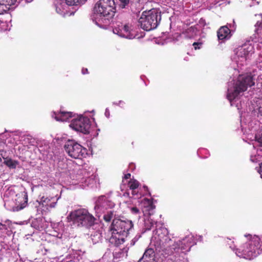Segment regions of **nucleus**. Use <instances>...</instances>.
Instances as JSON below:
<instances>
[{
	"instance_id": "1",
	"label": "nucleus",
	"mask_w": 262,
	"mask_h": 262,
	"mask_svg": "<svg viewBox=\"0 0 262 262\" xmlns=\"http://www.w3.org/2000/svg\"><path fill=\"white\" fill-rule=\"evenodd\" d=\"M133 227V224L131 221L116 219L113 220L110 228L112 234L109 239L110 243L116 247L123 244L128 231Z\"/></svg>"
},
{
	"instance_id": "2",
	"label": "nucleus",
	"mask_w": 262,
	"mask_h": 262,
	"mask_svg": "<svg viewBox=\"0 0 262 262\" xmlns=\"http://www.w3.org/2000/svg\"><path fill=\"white\" fill-rule=\"evenodd\" d=\"M255 84V80L251 74L239 75L233 83L232 88L228 89L227 99L231 102L241 93L247 91L249 87Z\"/></svg>"
},
{
	"instance_id": "3",
	"label": "nucleus",
	"mask_w": 262,
	"mask_h": 262,
	"mask_svg": "<svg viewBox=\"0 0 262 262\" xmlns=\"http://www.w3.org/2000/svg\"><path fill=\"white\" fill-rule=\"evenodd\" d=\"M69 222H72L79 227H85L87 228L94 226L96 221V218L88 210L80 208L70 213L67 217Z\"/></svg>"
},
{
	"instance_id": "4",
	"label": "nucleus",
	"mask_w": 262,
	"mask_h": 262,
	"mask_svg": "<svg viewBox=\"0 0 262 262\" xmlns=\"http://www.w3.org/2000/svg\"><path fill=\"white\" fill-rule=\"evenodd\" d=\"M115 12L114 0H99L94 7V13L97 17H112Z\"/></svg>"
},
{
	"instance_id": "5",
	"label": "nucleus",
	"mask_w": 262,
	"mask_h": 262,
	"mask_svg": "<svg viewBox=\"0 0 262 262\" xmlns=\"http://www.w3.org/2000/svg\"><path fill=\"white\" fill-rule=\"evenodd\" d=\"M257 240L253 237L248 243L244 245L243 247L238 248L236 251V254L239 257L247 259H251L260 254V250L258 248Z\"/></svg>"
},
{
	"instance_id": "6",
	"label": "nucleus",
	"mask_w": 262,
	"mask_h": 262,
	"mask_svg": "<svg viewBox=\"0 0 262 262\" xmlns=\"http://www.w3.org/2000/svg\"><path fill=\"white\" fill-rule=\"evenodd\" d=\"M64 148L69 156L74 159H81L86 153V149L74 140L67 141Z\"/></svg>"
},
{
	"instance_id": "7",
	"label": "nucleus",
	"mask_w": 262,
	"mask_h": 262,
	"mask_svg": "<svg viewBox=\"0 0 262 262\" xmlns=\"http://www.w3.org/2000/svg\"><path fill=\"white\" fill-rule=\"evenodd\" d=\"M91 126L89 118L82 116L73 119L70 124V127L84 134L90 133Z\"/></svg>"
},
{
	"instance_id": "8",
	"label": "nucleus",
	"mask_w": 262,
	"mask_h": 262,
	"mask_svg": "<svg viewBox=\"0 0 262 262\" xmlns=\"http://www.w3.org/2000/svg\"><path fill=\"white\" fill-rule=\"evenodd\" d=\"M130 27L127 24L123 25L120 21L116 22V25L114 26L113 32L120 36L131 38L133 35L130 33Z\"/></svg>"
},
{
	"instance_id": "9",
	"label": "nucleus",
	"mask_w": 262,
	"mask_h": 262,
	"mask_svg": "<svg viewBox=\"0 0 262 262\" xmlns=\"http://www.w3.org/2000/svg\"><path fill=\"white\" fill-rule=\"evenodd\" d=\"M160 19L161 16L157 9L148 10V24L150 26L148 31L156 28L159 25Z\"/></svg>"
},
{
	"instance_id": "10",
	"label": "nucleus",
	"mask_w": 262,
	"mask_h": 262,
	"mask_svg": "<svg viewBox=\"0 0 262 262\" xmlns=\"http://www.w3.org/2000/svg\"><path fill=\"white\" fill-rule=\"evenodd\" d=\"M167 231L166 229L160 228L155 231V234L151 238V243L156 241L157 244H161L162 240L166 237Z\"/></svg>"
},
{
	"instance_id": "11",
	"label": "nucleus",
	"mask_w": 262,
	"mask_h": 262,
	"mask_svg": "<svg viewBox=\"0 0 262 262\" xmlns=\"http://www.w3.org/2000/svg\"><path fill=\"white\" fill-rule=\"evenodd\" d=\"M217 35L219 40L228 39L231 37V31L226 26H222L218 30Z\"/></svg>"
},
{
	"instance_id": "12",
	"label": "nucleus",
	"mask_w": 262,
	"mask_h": 262,
	"mask_svg": "<svg viewBox=\"0 0 262 262\" xmlns=\"http://www.w3.org/2000/svg\"><path fill=\"white\" fill-rule=\"evenodd\" d=\"M17 0H0V14L8 12L12 5L15 4Z\"/></svg>"
},
{
	"instance_id": "13",
	"label": "nucleus",
	"mask_w": 262,
	"mask_h": 262,
	"mask_svg": "<svg viewBox=\"0 0 262 262\" xmlns=\"http://www.w3.org/2000/svg\"><path fill=\"white\" fill-rule=\"evenodd\" d=\"M55 119L58 121H67L74 117V114L71 112L60 111L58 113H55Z\"/></svg>"
},
{
	"instance_id": "14",
	"label": "nucleus",
	"mask_w": 262,
	"mask_h": 262,
	"mask_svg": "<svg viewBox=\"0 0 262 262\" xmlns=\"http://www.w3.org/2000/svg\"><path fill=\"white\" fill-rule=\"evenodd\" d=\"M147 12L144 11L142 12L141 17L138 20V26H140L144 31H147Z\"/></svg>"
},
{
	"instance_id": "15",
	"label": "nucleus",
	"mask_w": 262,
	"mask_h": 262,
	"mask_svg": "<svg viewBox=\"0 0 262 262\" xmlns=\"http://www.w3.org/2000/svg\"><path fill=\"white\" fill-rule=\"evenodd\" d=\"M4 159L3 163L7 166L10 169L16 168L17 165L18 164V162L16 160H13L12 159L3 157Z\"/></svg>"
},
{
	"instance_id": "16",
	"label": "nucleus",
	"mask_w": 262,
	"mask_h": 262,
	"mask_svg": "<svg viewBox=\"0 0 262 262\" xmlns=\"http://www.w3.org/2000/svg\"><path fill=\"white\" fill-rule=\"evenodd\" d=\"M21 196L23 199L24 202L20 204V205H18L16 207V210H20L24 209L27 205L28 202V195L27 193L26 192H24L21 193Z\"/></svg>"
},
{
	"instance_id": "17",
	"label": "nucleus",
	"mask_w": 262,
	"mask_h": 262,
	"mask_svg": "<svg viewBox=\"0 0 262 262\" xmlns=\"http://www.w3.org/2000/svg\"><path fill=\"white\" fill-rule=\"evenodd\" d=\"M87 0H66L69 6H78L84 4Z\"/></svg>"
},
{
	"instance_id": "18",
	"label": "nucleus",
	"mask_w": 262,
	"mask_h": 262,
	"mask_svg": "<svg viewBox=\"0 0 262 262\" xmlns=\"http://www.w3.org/2000/svg\"><path fill=\"white\" fill-rule=\"evenodd\" d=\"M128 185L130 189L134 190L139 187V183L137 180L132 179L129 181Z\"/></svg>"
},
{
	"instance_id": "19",
	"label": "nucleus",
	"mask_w": 262,
	"mask_h": 262,
	"mask_svg": "<svg viewBox=\"0 0 262 262\" xmlns=\"http://www.w3.org/2000/svg\"><path fill=\"white\" fill-rule=\"evenodd\" d=\"M255 32L258 35L262 34V23L257 21L255 25Z\"/></svg>"
},
{
	"instance_id": "20",
	"label": "nucleus",
	"mask_w": 262,
	"mask_h": 262,
	"mask_svg": "<svg viewBox=\"0 0 262 262\" xmlns=\"http://www.w3.org/2000/svg\"><path fill=\"white\" fill-rule=\"evenodd\" d=\"M253 238L254 240H257V243H256V244L258 246V248L259 249V250H260V253H262V236L259 237L258 236H255L253 237Z\"/></svg>"
},
{
	"instance_id": "21",
	"label": "nucleus",
	"mask_w": 262,
	"mask_h": 262,
	"mask_svg": "<svg viewBox=\"0 0 262 262\" xmlns=\"http://www.w3.org/2000/svg\"><path fill=\"white\" fill-rule=\"evenodd\" d=\"M113 213L112 212H108L107 214L104 215L103 216V219L105 221L107 222H109L111 221L112 217H113Z\"/></svg>"
},
{
	"instance_id": "22",
	"label": "nucleus",
	"mask_w": 262,
	"mask_h": 262,
	"mask_svg": "<svg viewBox=\"0 0 262 262\" xmlns=\"http://www.w3.org/2000/svg\"><path fill=\"white\" fill-rule=\"evenodd\" d=\"M148 212L150 210H152V209H154L155 208L156 206L154 205V202L153 199H148Z\"/></svg>"
},
{
	"instance_id": "23",
	"label": "nucleus",
	"mask_w": 262,
	"mask_h": 262,
	"mask_svg": "<svg viewBox=\"0 0 262 262\" xmlns=\"http://www.w3.org/2000/svg\"><path fill=\"white\" fill-rule=\"evenodd\" d=\"M255 140L259 143V146H262V134H257L255 136Z\"/></svg>"
},
{
	"instance_id": "24",
	"label": "nucleus",
	"mask_w": 262,
	"mask_h": 262,
	"mask_svg": "<svg viewBox=\"0 0 262 262\" xmlns=\"http://www.w3.org/2000/svg\"><path fill=\"white\" fill-rule=\"evenodd\" d=\"M120 2V7L124 8L129 2V0H119Z\"/></svg>"
},
{
	"instance_id": "25",
	"label": "nucleus",
	"mask_w": 262,
	"mask_h": 262,
	"mask_svg": "<svg viewBox=\"0 0 262 262\" xmlns=\"http://www.w3.org/2000/svg\"><path fill=\"white\" fill-rule=\"evenodd\" d=\"M147 248L145 250L144 254H143L142 257L139 259V262H146V257H147Z\"/></svg>"
},
{
	"instance_id": "26",
	"label": "nucleus",
	"mask_w": 262,
	"mask_h": 262,
	"mask_svg": "<svg viewBox=\"0 0 262 262\" xmlns=\"http://www.w3.org/2000/svg\"><path fill=\"white\" fill-rule=\"evenodd\" d=\"M202 45V42H194L192 46H193L195 50L200 49Z\"/></svg>"
},
{
	"instance_id": "27",
	"label": "nucleus",
	"mask_w": 262,
	"mask_h": 262,
	"mask_svg": "<svg viewBox=\"0 0 262 262\" xmlns=\"http://www.w3.org/2000/svg\"><path fill=\"white\" fill-rule=\"evenodd\" d=\"M6 229H7V226L5 224H3L0 223V230H6Z\"/></svg>"
},
{
	"instance_id": "28",
	"label": "nucleus",
	"mask_w": 262,
	"mask_h": 262,
	"mask_svg": "<svg viewBox=\"0 0 262 262\" xmlns=\"http://www.w3.org/2000/svg\"><path fill=\"white\" fill-rule=\"evenodd\" d=\"M132 211L134 213H138L139 212V209L137 207H133Z\"/></svg>"
},
{
	"instance_id": "29",
	"label": "nucleus",
	"mask_w": 262,
	"mask_h": 262,
	"mask_svg": "<svg viewBox=\"0 0 262 262\" xmlns=\"http://www.w3.org/2000/svg\"><path fill=\"white\" fill-rule=\"evenodd\" d=\"M81 72H82V73L84 75L89 73L88 70L86 68H82Z\"/></svg>"
},
{
	"instance_id": "30",
	"label": "nucleus",
	"mask_w": 262,
	"mask_h": 262,
	"mask_svg": "<svg viewBox=\"0 0 262 262\" xmlns=\"http://www.w3.org/2000/svg\"><path fill=\"white\" fill-rule=\"evenodd\" d=\"M258 172L260 174L261 178H262V162L260 164L259 170Z\"/></svg>"
},
{
	"instance_id": "31",
	"label": "nucleus",
	"mask_w": 262,
	"mask_h": 262,
	"mask_svg": "<svg viewBox=\"0 0 262 262\" xmlns=\"http://www.w3.org/2000/svg\"><path fill=\"white\" fill-rule=\"evenodd\" d=\"M130 176H131V174L130 173H127V174H125L124 176V179H128L130 178Z\"/></svg>"
},
{
	"instance_id": "32",
	"label": "nucleus",
	"mask_w": 262,
	"mask_h": 262,
	"mask_svg": "<svg viewBox=\"0 0 262 262\" xmlns=\"http://www.w3.org/2000/svg\"><path fill=\"white\" fill-rule=\"evenodd\" d=\"M148 252H153V250L151 248H148Z\"/></svg>"
},
{
	"instance_id": "33",
	"label": "nucleus",
	"mask_w": 262,
	"mask_h": 262,
	"mask_svg": "<svg viewBox=\"0 0 262 262\" xmlns=\"http://www.w3.org/2000/svg\"><path fill=\"white\" fill-rule=\"evenodd\" d=\"M103 199V197L99 198V200H98V203L100 201V200L101 199Z\"/></svg>"
}]
</instances>
